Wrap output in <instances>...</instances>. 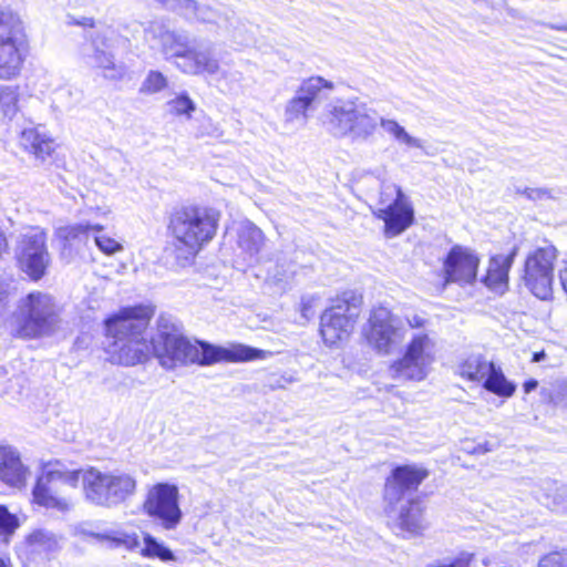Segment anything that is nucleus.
I'll return each instance as SVG.
<instances>
[{"label": "nucleus", "mask_w": 567, "mask_h": 567, "mask_svg": "<svg viewBox=\"0 0 567 567\" xmlns=\"http://www.w3.org/2000/svg\"><path fill=\"white\" fill-rule=\"evenodd\" d=\"M94 243L96 247L107 256L115 255L124 249L122 243L106 234H95Z\"/></svg>", "instance_id": "nucleus-39"}, {"label": "nucleus", "mask_w": 567, "mask_h": 567, "mask_svg": "<svg viewBox=\"0 0 567 567\" xmlns=\"http://www.w3.org/2000/svg\"><path fill=\"white\" fill-rule=\"evenodd\" d=\"M93 543L104 545L111 548L124 546L126 548H133L138 545L137 537L135 535H128L123 532L105 529L102 532H93L91 534V540Z\"/></svg>", "instance_id": "nucleus-28"}, {"label": "nucleus", "mask_w": 567, "mask_h": 567, "mask_svg": "<svg viewBox=\"0 0 567 567\" xmlns=\"http://www.w3.org/2000/svg\"><path fill=\"white\" fill-rule=\"evenodd\" d=\"M559 280L563 286V289L567 293V260L563 261V267L559 270Z\"/></svg>", "instance_id": "nucleus-51"}, {"label": "nucleus", "mask_w": 567, "mask_h": 567, "mask_svg": "<svg viewBox=\"0 0 567 567\" xmlns=\"http://www.w3.org/2000/svg\"><path fill=\"white\" fill-rule=\"evenodd\" d=\"M323 125L334 137L365 142L377 132L379 115L359 99H339L327 106Z\"/></svg>", "instance_id": "nucleus-4"}, {"label": "nucleus", "mask_w": 567, "mask_h": 567, "mask_svg": "<svg viewBox=\"0 0 567 567\" xmlns=\"http://www.w3.org/2000/svg\"><path fill=\"white\" fill-rule=\"evenodd\" d=\"M147 38L157 40L166 59H187L194 47L190 44L189 35L184 31L168 30L164 24L152 23L145 31Z\"/></svg>", "instance_id": "nucleus-21"}, {"label": "nucleus", "mask_w": 567, "mask_h": 567, "mask_svg": "<svg viewBox=\"0 0 567 567\" xmlns=\"http://www.w3.org/2000/svg\"><path fill=\"white\" fill-rule=\"evenodd\" d=\"M151 344L154 355L165 369L188 364L210 365L220 361L266 360L271 357L270 351L245 344L216 347L207 342L190 340L168 316L158 317L156 332L151 338Z\"/></svg>", "instance_id": "nucleus-1"}, {"label": "nucleus", "mask_w": 567, "mask_h": 567, "mask_svg": "<svg viewBox=\"0 0 567 567\" xmlns=\"http://www.w3.org/2000/svg\"><path fill=\"white\" fill-rule=\"evenodd\" d=\"M379 126L390 135L395 142L411 148H422L423 143L420 138L412 136L408 131L393 118L380 117Z\"/></svg>", "instance_id": "nucleus-29"}, {"label": "nucleus", "mask_w": 567, "mask_h": 567, "mask_svg": "<svg viewBox=\"0 0 567 567\" xmlns=\"http://www.w3.org/2000/svg\"><path fill=\"white\" fill-rule=\"evenodd\" d=\"M514 11H515V10L509 9V11H508V12H509V14L514 16Z\"/></svg>", "instance_id": "nucleus-58"}, {"label": "nucleus", "mask_w": 567, "mask_h": 567, "mask_svg": "<svg viewBox=\"0 0 567 567\" xmlns=\"http://www.w3.org/2000/svg\"><path fill=\"white\" fill-rule=\"evenodd\" d=\"M435 352L436 342L430 333L414 332L403 357L392 363L390 371L398 379L421 381L427 375L435 360Z\"/></svg>", "instance_id": "nucleus-10"}, {"label": "nucleus", "mask_w": 567, "mask_h": 567, "mask_svg": "<svg viewBox=\"0 0 567 567\" xmlns=\"http://www.w3.org/2000/svg\"><path fill=\"white\" fill-rule=\"evenodd\" d=\"M334 84L321 76H311L300 84L296 94L300 96L311 109L322 97H324V90L332 91Z\"/></svg>", "instance_id": "nucleus-27"}, {"label": "nucleus", "mask_w": 567, "mask_h": 567, "mask_svg": "<svg viewBox=\"0 0 567 567\" xmlns=\"http://www.w3.org/2000/svg\"><path fill=\"white\" fill-rule=\"evenodd\" d=\"M425 468L414 465L398 466L388 477L384 486V499L386 504H398L408 491H414L427 477Z\"/></svg>", "instance_id": "nucleus-20"}, {"label": "nucleus", "mask_w": 567, "mask_h": 567, "mask_svg": "<svg viewBox=\"0 0 567 567\" xmlns=\"http://www.w3.org/2000/svg\"><path fill=\"white\" fill-rule=\"evenodd\" d=\"M406 322L412 329L422 328L426 320L419 315H412L406 317Z\"/></svg>", "instance_id": "nucleus-49"}, {"label": "nucleus", "mask_w": 567, "mask_h": 567, "mask_svg": "<svg viewBox=\"0 0 567 567\" xmlns=\"http://www.w3.org/2000/svg\"><path fill=\"white\" fill-rule=\"evenodd\" d=\"M9 285L0 280V318L7 312L9 306Z\"/></svg>", "instance_id": "nucleus-44"}, {"label": "nucleus", "mask_w": 567, "mask_h": 567, "mask_svg": "<svg viewBox=\"0 0 567 567\" xmlns=\"http://www.w3.org/2000/svg\"><path fill=\"white\" fill-rule=\"evenodd\" d=\"M30 476L29 467L22 462L17 449L0 446V481L14 488H23Z\"/></svg>", "instance_id": "nucleus-22"}, {"label": "nucleus", "mask_w": 567, "mask_h": 567, "mask_svg": "<svg viewBox=\"0 0 567 567\" xmlns=\"http://www.w3.org/2000/svg\"><path fill=\"white\" fill-rule=\"evenodd\" d=\"M197 135L199 137L208 136L213 138H221L224 136V130L218 122H214L208 118L200 125Z\"/></svg>", "instance_id": "nucleus-43"}, {"label": "nucleus", "mask_w": 567, "mask_h": 567, "mask_svg": "<svg viewBox=\"0 0 567 567\" xmlns=\"http://www.w3.org/2000/svg\"><path fill=\"white\" fill-rule=\"evenodd\" d=\"M558 250L553 245L539 247L528 254L524 267V281L534 296L546 300L551 296L554 265Z\"/></svg>", "instance_id": "nucleus-14"}, {"label": "nucleus", "mask_w": 567, "mask_h": 567, "mask_svg": "<svg viewBox=\"0 0 567 567\" xmlns=\"http://www.w3.org/2000/svg\"><path fill=\"white\" fill-rule=\"evenodd\" d=\"M311 107L297 94L288 101L285 110V118L287 122H302L307 120V111Z\"/></svg>", "instance_id": "nucleus-34"}, {"label": "nucleus", "mask_w": 567, "mask_h": 567, "mask_svg": "<svg viewBox=\"0 0 567 567\" xmlns=\"http://www.w3.org/2000/svg\"><path fill=\"white\" fill-rule=\"evenodd\" d=\"M168 85L167 78L159 71H150L141 84L140 92L143 94H155Z\"/></svg>", "instance_id": "nucleus-36"}, {"label": "nucleus", "mask_w": 567, "mask_h": 567, "mask_svg": "<svg viewBox=\"0 0 567 567\" xmlns=\"http://www.w3.org/2000/svg\"><path fill=\"white\" fill-rule=\"evenodd\" d=\"M58 235L64 241V248L74 249L76 252H80L90 237L89 224H74L61 227L58 230Z\"/></svg>", "instance_id": "nucleus-30"}, {"label": "nucleus", "mask_w": 567, "mask_h": 567, "mask_svg": "<svg viewBox=\"0 0 567 567\" xmlns=\"http://www.w3.org/2000/svg\"><path fill=\"white\" fill-rule=\"evenodd\" d=\"M538 386V382L535 379L527 380L523 383V390L525 394H528L536 390Z\"/></svg>", "instance_id": "nucleus-52"}, {"label": "nucleus", "mask_w": 567, "mask_h": 567, "mask_svg": "<svg viewBox=\"0 0 567 567\" xmlns=\"http://www.w3.org/2000/svg\"><path fill=\"white\" fill-rule=\"evenodd\" d=\"M19 527V519L4 505H0V540L8 543Z\"/></svg>", "instance_id": "nucleus-37"}, {"label": "nucleus", "mask_w": 567, "mask_h": 567, "mask_svg": "<svg viewBox=\"0 0 567 567\" xmlns=\"http://www.w3.org/2000/svg\"><path fill=\"white\" fill-rule=\"evenodd\" d=\"M166 106L168 112L175 116L192 117L193 112L196 110L195 102L189 97L187 93H181L175 97L167 101Z\"/></svg>", "instance_id": "nucleus-33"}, {"label": "nucleus", "mask_w": 567, "mask_h": 567, "mask_svg": "<svg viewBox=\"0 0 567 567\" xmlns=\"http://www.w3.org/2000/svg\"><path fill=\"white\" fill-rule=\"evenodd\" d=\"M236 231L238 248L249 258L256 257L265 244L261 229L251 221L245 220L238 224Z\"/></svg>", "instance_id": "nucleus-26"}, {"label": "nucleus", "mask_w": 567, "mask_h": 567, "mask_svg": "<svg viewBox=\"0 0 567 567\" xmlns=\"http://www.w3.org/2000/svg\"><path fill=\"white\" fill-rule=\"evenodd\" d=\"M523 194H525L529 199L537 200L547 195V192L542 188H525Z\"/></svg>", "instance_id": "nucleus-47"}, {"label": "nucleus", "mask_w": 567, "mask_h": 567, "mask_svg": "<svg viewBox=\"0 0 567 567\" xmlns=\"http://www.w3.org/2000/svg\"><path fill=\"white\" fill-rule=\"evenodd\" d=\"M565 390H567V384L563 381H556L549 385H544L539 391L540 401L543 403L559 404L561 401L559 394Z\"/></svg>", "instance_id": "nucleus-38"}, {"label": "nucleus", "mask_w": 567, "mask_h": 567, "mask_svg": "<svg viewBox=\"0 0 567 567\" xmlns=\"http://www.w3.org/2000/svg\"><path fill=\"white\" fill-rule=\"evenodd\" d=\"M361 302L360 296L347 291L321 315L320 333L327 346H338L348 340L359 317Z\"/></svg>", "instance_id": "nucleus-9"}, {"label": "nucleus", "mask_w": 567, "mask_h": 567, "mask_svg": "<svg viewBox=\"0 0 567 567\" xmlns=\"http://www.w3.org/2000/svg\"><path fill=\"white\" fill-rule=\"evenodd\" d=\"M154 310L147 306L126 307L105 321L113 341L107 346L111 361L132 367L148 359L152 344L145 337Z\"/></svg>", "instance_id": "nucleus-2"}, {"label": "nucleus", "mask_w": 567, "mask_h": 567, "mask_svg": "<svg viewBox=\"0 0 567 567\" xmlns=\"http://www.w3.org/2000/svg\"><path fill=\"white\" fill-rule=\"evenodd\" d=\"M18 89L11 85L0 84V110L6 116H12L17 112Z\"/></svg>", "instance_id": "nucleus-35"}, {"label": "nucleus", "mask_w": 567, "mask_h": 567, "mask_svg": "<svg viewBox=\"0 0 567 567\" xmlns=\"http://www.w3.org/2000/svg\"><path fill=\"white\" fill-rule=\"evenodd\" d=\"M473 555L462 553L454 558H443L429 564L426 567H470Z\"/></svg>", "instance_id": "nucleus-41"}, {"label": "nucleus", "mask_w": 567, "mask_h": 567, "mask_svg": "<svg viewBox=\"0 0 567 567\" xmlns=\"http://www.w3.org/2000/svg\"><path fill=\"white\" fill-rule=\"evenodd\" d=\"M550 29L559 30V31H566L567 32V24L565 25H556V24H548Z\"/></svg>", "instance_id": "nucleus-56"}, {"label": "nucleus", "mask_w": 567, "mask_h": 567, "mask_svg": "<svg viewBox=\"0 0 567 567\" xmlns=\"http://www.w3.org/2000/svg\"><path fill=\"white\" fill-rule=\"evenodd\" d=\"M118 40L115 30L107 27L92 35L90 48L83 52L87 63L97 69L104 79L111 81H120L126 74L125 65L115 62L114 55L110 52Z\"/></svg>", "instance_id": "nucleus-15"}, {"label": "nucleus", "mask_w": 567, "mask_h": 567, "mask_svg": "<svg viewBox=\"0 0 567 567\" xmlns=\"http://www.w3.org/2000/svg\"><path fill=\"white\" fill-rule=\"evenodd\" d=\"M315 301H316L315 297H306V298L301 299V303H300L301 316L307 320L310 319L315 313L312 310Z\"/></svg>", "instance_id": "nucleus-45"}, {"label": "nucleus", "mask_w": 567, "mask_h": 567, "mask_svg": "<svg viewBox=\"0 0 567 567\" xmlns=\"http://www.w3.org/2000/svg\"><path fill=\"white\" fill-rule=\"evenodd\" d=\"M457 371L463 379L481 383L486 391L501 398H511L516 391L515 383L507 380L502 368L483 354H468L458 363Z\"/></svg>", "instance_id": "nucleus-11"}, {"label": "nucleus", "mask_w": 567, "mask_h": 567, "mask_svg": "<svg viewBox=\"0 0 567 567\" xmlns=\"http://www.w3.org/2000/svg\"><path fill=\"white\" fill-rule=\"evenodd\" d=\"M142 554L145 557H156L163 561L175 560L173 551L148 534L144 537V548L142 549Z\"/></svg>", "instance_id": "nucleus-32"}, {"label": "nucleus", "mask_w": 567, "mask_h": 567, "mask_svg": "<svg viewBox=\"0 0 567 567\" xmlns=\"http://www.w3.org/2000/svg\"><path fill=\"white\" fill-rule=\"evenodd\" d=\"M16 255L21 270L33 281L40 280L51 262L45 233L40 228H28L19 237Z\"/></svg>", "instance_id": "nucleus-13"}, {"label": "nucleus", "mask_w": 567, "mask_h": 567, "mask_svg": "<svg viewBox=\"0 0 567 567\" xmlns=\"http://www.w3.org/2000/svg\"><path fill=\"white\" fill-rule=\"evenodd\" d=\"M27 43L22 19L10 8L0 6V80L9 81L20 74Z\"/></svg>", "instance_id": "nucleus-8"}, {"label": "nucleus", "mask_w": 567, "mask_h": 567, "mask_svg": "<svg viewBox=\"0 0 567 567\" xmlns=\"http://www.w3.org/2000/svg\"><path fill=\"white\" fill-rule=\"evenodd\" d=\"M546 358V353L544 351L535 352L533 355V362H540Z\"/></svg>", "instance_id": "nucleus-53"}, {"label": "nucleus", "mask_w": 567, "mask_h": 567, "mask_svg": "<svg viewBox=\"0 0 567 567\" xmlns=\"http://www.w3.org/2000/svg\"><path fill=\"white\" fill-rule=\"evenodd\" d=\"M61 308L49 293L33 291L20 299L16 315V334L34 339L52 334L60 326Z\"/></svg>", "instance_id": "nucleus-5"}, {"label": "nucleus", "mask_w": 567, "mask_h": 567, "mask_svg": "<svg viewBox=\"0 0 567 567\" xmlns=\"http://www.w3.org/2000/svg\"><path fill=\"white\" fill-rule=\"evenodd\" d=\"M537 567H567V550H554L542 556Z\"/></svg>", "instance_id": "nucleus-40"}, {"label": "nucleus", "mask_w": 567, "mask_h": 567, "mask_svg": "<svg viewBox=\"0 0 567 567\" xmlns=\"http://www.w3.org/2000/svg\"><path fill=\"white\" fill-rule=\"evenodd\" d=\"M103 229H104V227H103L102 225H99V224H96V225H90V224H89V231H90V230H94L96 234H103V233H102V231H103Z\"/></svg>", "instance_id": "nucleus-54"}, {"label": "nucleus", "mask_w": 567, "mask_h": 567, "mask_svg": "<svg viewBox=\"0 0 567 567\" xmlns=\"http://www.w3.org/2000/svg\"><path fill=\"white\" fill-rule=\"evenodd\" d=\"M382 207L373 215L384 221V235L392 238L408 229L414 220V210L398 185H384L380 193Z\"/></svg>", "instance_id": "nucleus-12"}, {"label": "nucleus", "mask_w": 567, "mask_h": 567, "mask_svg": "<svg viewBox=\"0 0 567 567\" xmlns=\"http://www.w3.org/2000/svg\"><path fill=\"white\" fill-rule=\"evenodd\" d=\"M80 477L79 468H69L59 461L45 464L32 489L33 503L59 513L70 512L74 507V502L70 496L59 492V485L76 488Z\"/></svg>", "instance_id": "nucleus-7"}, {"label": "nucleus", "mask_w": 567, "mask_h": 567, "mask_svg": "<svg viewBox=\"0 0 567 567\" xmlns=\"http://www.w3.org/2000/svg\"><path fill=\"white\" fill-rule=\"evenodd\" d=\"M518 247L514 246L507 255L493 256L488 261L483 282L491 290L503 293L508 287V272L512 268Z\"/></svg>", "instance_id": "nucleus-23"}, {"label": "nucleus", "mask_w": 567, "mask_h": 567, "mask_svg": "<svg viewBox=\"0 0 567 567\" xmlns=\"http://www.w3.org/2000/svg\"><path fill=\"white\" fill-rule=\"evenodd\" d=\"M192 19L204 23H216L219 24L225 18L220 17L218 11L206 4H199L196 12H194Z\"/></svg>", "instance_id": "nucleus-42"}, {"label": "nucleus", "mask_w": 567, "mask_h": 567, "mask_svg": "<svg viewBox=\"0 0 567 567\" xmlns=\"http://www.w3.org/2000/svg\"><path fill=\"white\" fill-rule=\"evenodd\" d=\"M389 524L393 530L403 536L417 535L426 528L424 519V508L419 501H409L402 503L399 507L396 504H388L385 507Z\"/></svg>", "instance_id": "nucleus-19"}, {"label": "nucleus", "mask_w": 567, "mask_h": 567, "mask_svg": "<svg viewBox=\"0 0 567 567\" xmlns=\"http://www.w3.org/2000/svg\"><path fill=\"white\" fill-rule=\"evenodd\" d=\"M392 197L393 196H390L389 194H386L383 196V199L385 200L386 204H391L393 202Z\"/></svg>", "instance_id": "nucleus-57"}, {"label": "nucleus", "mask_w": 567, "mask_h": 567, "mask_svg": "<svg viewBox=\"0 0 567 567\" xmlns=\"http://www.w3.org/2000/svg\"><path fill=\"white\" fill-rule=\"evenodd\" d=\"M0 567H12L10 559L0 556Z\"/></svg>", "instance_id": "nucleus-55"}, {"label": "nucleus", "mask_w": 567, "mask_h": 567, "mask_svg": "<svg viewBox=\"0 0 567 567\" xmlns=\"http://www.w3.org/2000/svg\"><path fill=\"white\" fill-rule=\"evenodd\" d=\"M478 266L480 258L474 251L466 247L454 246L443 264L445 285H472L476 280Z\"/></svg>", "instance_id": "nucleus-18"}, {"label": "nucleus", "mask_w": 567, "mask_h": 567, "mask_svg": "<svg viewBox=\"0 0 567 567\" xmlns=\"http://www.w3.org/2000/svg\"><path fill=\"white\" fill-rule=\"evenodd\" d=\"M93 532L94 530L87 529L84 526H78L75 528V535L87 542L91 540V534H93Z\"/></svg>", "instance_id": "nucleus-50"}, {"label": "nucleus", "mask_w": 567, "mask_h": 567, "mask_svg": "<svg viewBox=\"0 0 567 567\" xmlns=\"http://www.w3.org/2000/svg\"><path fill=\"white\" fill-rule=\"evenodd\" d=\"M68 18H69V23L70 24L82 25V27H90V28L94 27V21H93L92 18L83 17L81 19H75L71 14H69Z\"/></svg>", "instance_id": "nucleus-48"}, {"label": "nucleus", "mask_w": 567, "mask_h": 567, "mask_svg": "<svg viewBox=\"0 0 567 567\" xmlns=\"http://www.w3.org/2000/svg\"><path fill=\"white\" fill-rule=\"evenodd\" d=\"M59 537L54 533L45 529H38L28 538L31 550L39 554H48L56 550L59 548Z\"/></svg>", "instance_id": "nucleus-31"}, {"label": "nucleus", "mask_w": 567, "mask_h": 567, "mask_svg": "<svg viewBox=\"0 0 567 567\" xmlns=\"http://www.w3.org/2000/svg\"><path fill=\"white\" fill-rule=\"evenodd\" d=\"M554 501L567 512V485H561L556 488Z\"/></svg>", "instance_id": "nucleus-46"}, {"label": "nucleus", "mask_w": 567, "mask_h": 567, "mask_svg": "<svg viewBox=\"0 0 567 567\" xmlns=\"http://www.w3.org/2000/svg\"><path fill=\"white\" fill-rule=\"evenodd\" d=\"M220 213L210 207H184L171 218L169 228L178 264L185 266L198 251L213 240L217 233Z\"/></svg>", "instance_id": "nucleus-3"}, {"label": "nucleus", "mask_w": 567, "mask_h": 567, "mask_svg": "<svg viewBox=\"0 0 567 567\" xmlns=\"http://www.w3.org/2000/svg\"><path fill=\"white\" fill-rule=\"evenodd\" d=\"M369 327L367 339L375 350L382 353H389L405 337L401 319L384 307H378L371 311Z\"/></svg>", "instance_id": "nucleus-17"}, {"label": "nucleus", "mask_w": 567, "mask_h": 567, "mask_svg": "<svg viewBox=\"0 0 567 567\" xmlns=\"http://www.w3.org/2000/svg\"><path fill=\"white\" fill-rule=\"evenodd\" d=\"M20 146L37 161L45 162L55 151V141L39 127L24 128L19 137Z\"/></svg>", "instance_id": "nucleus-24"}, {"label": "nucleus", "mask_w": 567, "mask_h": 567, "mask_svg": "<svg viewBox=\"0 0 567 567\" xmlns=\"http://www.w3.org/2000/svg\"><path fill=\"white\" fill-rule=\"evenodd\" d=\"M85 499L102 507H114L132 496L136 481L126 473L101 472L95 467L79 468Z\"/></svg>", "instance_id": "nucleus-6"}, {"label": "nucleus", "mask_w": 567, "mask_h": 567, "mask_svg": "<svg viewBox=\"0 0 567 567\" xmlns=\"http://www.w3.org/2000/svg\"><path fill=\"white\" fill-rule=\"evenodd\" d=\"M143 509L165 529H174L183 516L178 505L177 487L167 483L156 484L148 491Z\"/></svg>", "instance_id": "nucleus-16"}, {"label": "nucleus", "mask_w": 567, "mask_h": 567, "mask_svg": "<svg viewBox=\"0 0 567 567\" xmlns=\"http://www.w3.org/2000/svg\"><path fill=\"white\" fill-rule=\"evenodd\" d=\"M176 66L189 75H216L220 71L219 62L210 49L197 50L193 48L187 59L177 62Z\"/></svg>", "instance_id": "nucleus-25"}]
</instances>
